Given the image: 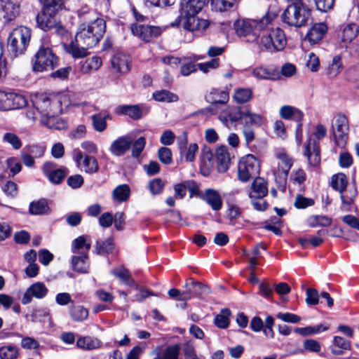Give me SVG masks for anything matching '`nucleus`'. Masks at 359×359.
<instances>
[{
  "mask_svg": "<svg viewBox=\"0 0 359 359\" xmlns=\"http://www.w3.org/2000/svg\"><path fill=\"white\" fill-rule=\"evenodd\" d=\"M106 31L105 21L97 18L90 23L80 25L74 41L66 47V50L74 57H84L88 49L95 46L102 38Z\"/></svg>",
  "mask_w": 359,
  "mask_h": 359,
  "instance_id": "obj_1",
  "label": "nucleus"
},
{
  "mask_svg": "<svg viewBox=\"0 0 359 359\" xmlns=\"http://www.w3.org/2000/svg\"><path fill=\"white\" fill-rule=\"evenodd\" d=\"M273 19L274 16L269 13L260 19H238L233 22V29L240 38L252 36L255 39L257 31L268 28Z\"/></svg>",
  "mask_w": 359,
  "mask_h": 359,
  "instance_id": "obj_2",
  "label": "nucleus"
},
{
  "mask_svg": "<svg viewBox=\"0 0 359 359\" xmlns=\"http://www.w3.org/2000/svg\"><path fill=\"white\" fill-rule=\"evenodd\" d=\"M66 95L48 96L46 94L36 95L32 100V105L41 117H51L62 111V103L65 102Z\"/></svg>",
  "mask_w": 359,
  "mask_h": 359,
  "instance_id": "obj_3",
  "label": "nucleus"
},
{
  "mask_svg": "<svg viewBox=\"0 0 359 359\" xmlns=\"http://www.w3.org/2000/svg\"><path fill=\"white\" fill-rule=\"evenodd\" d=\"M282 14L283 21L290 26H305L311 16V11L303 1H292Z\"/></svg>",
  "mask_w": 359,
  "mask_h": 359,
  "instance_id": "obj_4",
  "label": "nucleus"
},
{
  "mask_svg": "<svg viewBox=\"0 0 359 359\" xmlns=\"http://www.w3.org/2000/svg\"><path fill=\"white\" fill-rule=\"evenodd\" d=\"M59 65V57L48 46L41 45L34 55L32 70L34 72L51 71Z\"/></svg>",
  "mask_w": 359,
  "mask_h": 359,
  "instance_id": "obj_5",
  "label": "nucleus"
},
{
  "mask_svg": "<svg viewBox=\"0 0 359 359\" xmlns=\"http://www.w3.org/2000/svg\"><path fill=\"white\" fill-rule=\"evenodd\" d=\"M286 44L285 34L279 27L271 29L258 41V46L261 50H267L271 53L283 50Z\"/></svg>",
  "mask_w": 359,
  "mask_h": 359,
  "instance_id": "obj_6",
  "label": "nucleus"
},
{
  "mask_svg": "<svg viewBox=\"0 0 359 359\" xmlns=\"http://www.w3.org/2000/svg\"><path fill=\"white\" fill-rule=\"evenodd\" d=\"M30 38V29L24 26L18 27L11 32L8 36V47L14 55H22L27 49Z\"/></svg>",
  "mask_w": 359,
  "mask_h": 359,
  "instance_id": "obj_7",
  "label": "nucleus"
},
{
  "mask_svg": "<svg viewBox=\"0 0 359 359\" xmlns=\"http://www.w3.org/2000/svg\"><path fill=\"white\" fill-rule=\"evenodd\" d=\"M260 165L259 161L252 154L243 156L238 165V178L243 182H248L259 175Z\"/></svg>",
  "mask_w": 359,
  "mask_h": 359,
  "instance_id": "obj_8",
  "label": "nucleus"
},
{
  "mask_svg": "<svg viewBox=\"0 0 359 359\" xmlns=\"http://www.w3.org/2000/svg\"><path fill=\"white\" fill-rule=\"evenodd\" d=\"M332 128L335 144L339 147L344 148L347 142L349 130L346 116L342 114H338L333 119Z\"/></svg>",
  "mask_w": 359,
  "mask_h": 359,
  "instance_id": "obj_9",
  "label": "nucleus"
},
{
  "mask_svg": "<svg viewBox=\"0 0 359 359\" xmlns=\"http://www.w3.org/2000/svg\"><path fill=\"white\" fill-rule=\"evenodd\" d=\"M198 13H185L182 19L183 27L192 32H202L210 25V22L204 18L197 16Z\"/></svg>",
  "mask_w": 359,
  "mask_h": 359,
  "instance_id": "obj_10",
  "label": "nucleus"
},
{
  "mask_svg": "<svg viewBox=\"0 0 359 359\" xmlns=\"http://www.w3.org/2000/svg\"><path fill=\"white\" fill-rule=\"evenodd\" d=\"M114 112L118 115L128 116L133 120H139L149 112V107L145 104H123L115 108Z\"/></svg>",
  "mask_w": 359,
  "mask_h": 359,
  "instance_id": "obj_11",
  "label": "nucleus"
},
{
  "mask_svg": "<svg viewBox=\"0 0 359 359\" xmlns=\"http://www.w3.org/2000/svg\"><path fill=\"white\" fill-rule=\"evenodd\" d=\"M54 163L46 161L41 168L43 175L54 184H60L68 173L66 168H55Z\"/></svg>",
  "mask_w": 359,
  "mask_h": 359,
  "instance_id": "obj_12",
  "label": "nucleus"
},
{
  "mask_svg": "<svg viewBox=\"0 0 359 359\" xmlns=\"http://www.w3.org/2000/svg\"><path fill=\"white\" fill-rule=\"evenodd\" d=\"M74 152V160L79 167L83 168V170L89 174L98 172L99 164L95 157L88 155L83 156L82 151L79 149L75 150Z\"/></svg>",
  "mask_w": 359,
  "mask_h": 359,
  "instance_id": "obj_13",
  "label": "nucleus"
},
{
  "mask_svg": "<svg viewBox=\"0 0 359 359\" xmlns=\"http://www.w3.org/2000/svg\"><path fill=\"white\" fill-rule=\"evenodd\" d=\"M184 287L189 295V300L195 297L203 298L210 293L208 285L194 280L193 278L187 280Z\"/></svg>",
  "mask_w": 359,
  "mask_h": 359,
  "instance_id": "obj_14",
  "label": "nucleus"
},
{
  "mask_svg": "<svg viewBox=\"0 0 359 359\" xmlns=\"http://www.w3.org/2000/svg\"><path fill=\"white\" fill-rule=\"evenodd\" d=\"M131 32L133 35L144 41H149L151 38L156 37L161 33V29L158 27L141 24L132 25Z\"/></svg>",
  "mask_w": 359,
  "mask_h": 359,
  "instance_id": "obj_15",
  "label": "nucleus"
},
{
  "mask_svg": "<svg viewBox=\"0 0 359 359\" xmlns=\"http://www.w3.org/2000/svg\"><path fill=\"white\" fill-rule=\"evenodd\" d=\"M48 292V289L44 283L36 282L31 285L26 290L22 298V304H28L32 302V297L36 299L44 298Z\"/></svg>",
  "mask_w": 359,
  "mask_h": 359,
  "instance_id": "obj_16",
  "label": "nucleus"
},
{
  "mask_svg": "<svg viewBox=\"0 0 359 359\" xmlns=\"http://www.w3.org/2000/svg\"><path fill=\"white\" fill-rule=\"evenodd\" d=\"M133 138L130 135H123L114 140L110 147L109 151L115 156L124 155L131 148Z\"/></svg>",
  "mask_w": 359,
  "mask_h": 359,
  "instance_id": "obj_17",
  "label": "nucleus"
},
{
  "mask_svg": "<svg viewBox=\"0 0 359 359\" xmlns=\"http://www.w3.org/2000/svg\"><path fill=\"white\" fill-rule=\"evenodd\" d=\"M215 156L218 171L219 172H226L231 163V157L226 146L220 145L217 147L215 151Z\"/></svg>",
  "mask_w": 359,
  "mask_h": 359,
  "instance_id": "obj_18",
  "label": "nucleus"
},
{
  "mask_svg": "<svg viewBox=\"0 0 359 359\" xmlns=\"http://www.w3.org/2000/svg\"><path fill=\"white\" fill-rule=\"evenodd\" d=\"M111 65L114 72L119 74H126L130 71L129 56L121 53H116L112 57Z\"/></svg>",
  "mask_w": 359,
  "mask_h": 359,
  "instance_id": "obj_19",
  "label": "nucleus"
},
{
  "mask_svg": "<svg viewBox=\"0 0 359 359\" xmlns=\"http://www.w3.org/2000/svg\"><path fill=\"white\" fill-rule=\"evenodd\" d=\"M359 26L355 23L345 25L341 29L340 44L341 47L347 48L358 36Z\"/></svg>",
  "mask_w": 359,
  "mask_h": 359,
  "instance_id": "obj_20",
  "label": "nucleus"
},
{
  "mask_svg": "<svg viewBox=\"0 0 359 359\" xmlns=\"http://www.w3.org/2000/svg\"><path fill=\"white\" fill-rule=\"evenodd\" d=\"M47 11L48 10L43 9L42 12L36 16L38 26L44 31L52 29V27L57 22L55 18L57 12Z\"/></svg>",
  "mask_w": 359,
  "mask_h": 359,
  "instance_id": "obj_21",
  "label": "nucleus"
},
{
  "mask_svg": "<svg viewBox=\"0 0 359 359\" xmlns=\"http://www.w3.org/2000/svg\"><path fill=\"white\" fill-rule=\"evenodd\" d=\"M304 154L307 156L309 163L311 166L316 167L320 164V147L318 141L310 139L305 148Z\"/></svg>",
  "mask_w": 359,
  "mask_h": 359,
  "instance_id": "obj_22",
  "label": "nucleus"
},
{
  "mask_svg": "<svg viewBox=\"0 0 359 359\" xmlns=\"http://www.w3.org/2000/svg\"><path fill=\"white\" fill-rule=\"evenodd\" d=\"M20 4L11 0L4 1L1 4L3 18L6 22L9 23L20 15Z\"/></svg>",
  "mask_w": 359,
  "mask_h": 359,
  "instance_id": "obj_23",
  "label": "nucleus"
},
{
  "mask_svg": "<svg viewBox=\"0 0 359 359\" xmlns=\"http://www.w3.org/2000/svg\"><path fill=\"white\" fill-rule=\"evenodd\" d=\"M268 188L266 180L262 177H256L251 184V191L248 196L250 198L262 199L267 195Z\"/></svg>",
  "mask_w": 359,
  "mask_h": 359,
  "instance_id": "obj_24",
  "label": "nucleus"
},
{
  "mask_svg": "<svg viewBox=\"0 0 359 359\" xmlns=\"http://www.w3.org/2000/svg\"><path fill=\"white\" fill-rule=\"evenodd\" d=\"M203 200L208 204L212 210L218 211L222 208L223 202L219 192L212 189L205 190Z\"/></svg>",
  "mask_w": 359,
  "mask_h": 359,
  "instance_id": "obj_25",
  "label": "nucleus"
},
{
  "mask_svg": "<svg viewBox=\"0 0 359 359\" xmlns=\"http://www.w3.org/2000/svg\"><path fill=\"white\" fill-rule=\"evenodd\" d=\"M154 359H178L180 347L178 345H171L165 348H156L154 351Z\"/></svg>",
  "mask_w": 359,
  "mask_h": 359,
  "instance_id": "obj_26",
  "label": "nucleus"
},
{
  "mask_svg": "<svg viewBox=\"0 0 359 359\" xmlns=\"http://www.w3.org/2000/svg\"><path fill=\"white\" fill-rule=\"evenodd\" d=\"M111 119V116L107 111H102L98 114L91 116L92 125L97 132H103L107 127V120Z\"/></svg>",
  "mask_w": 359,
  "mask_h": 359,
  "instance_id": "obj_27",
  "label": "nucleus"
},
{
  "mask_svg": "<svg viewBox=\"0 0 359 359\" xmlns=\"http://www.w3.org/2000/svg\"><path fill=\"white\" fill-rule=\"evenodd\" d=\"M327 30V27L325 24H316L309 29L306 37L310 43H316L323 38Z\"/></svg>",
  "mask_w": 359,
  "mask_h": 359,
  "instance_id": "obj_28",
  "label": "nucleus"
},
{
  "mask_svg": "<svg viewBox=\"0 0 359 359\" xmlns=\"http://www.w3.org/2000/svg\"><path fill=\"white\" fill-rule=\"evenodd\" d=\"M72 266L73 270L78 273H87L89 269L88 255H74L72 258Z\"/></svg>",
  "mask_w": 359,
  "mask_h": 359,
  "instance_id": "obj_29",
  "label": "nucleus"
},
{
  "mask_svg": "<svg viewBox=\"0 0 359 359\" xmlns=\"http://www.w3.org/2000/svg\"><path fill=\"white\" fill-rule=\"evenodd\" d=\"M90 246V243L87 242L86 237L81 236L72 241L71 250L75 255H88Z\"/></svg>",
  "mask_w": 359,
  "mask_h": 359,
  "instance_id": "obj_30",
  "label": "nucleus"
},
{
  "mask_svg": "<svg viewBox=\"0 0 359 359\" xmlns=\"http://www.w3.org/2000/svg\"><path fill=\"white\" fill-rule=\"evenodd\" d=\"M280 116L281 118L289 120L292 119L297 122H301L303 119V113L297 108L285 105L280 109Z\"/></svg>",
  "mask_w": 359,
  "mask_h": 359,
  "instance_id": "obj_31",
  "label": "nucleus"
},
{
  "mask_svg": "<svg viewBox=\"0 0 359 359\" xmlns=\"http://www.w3.org/2000/svg\"><path fill=\"white\" fill-rule=\"evenodd\" d=\"M229 99V93L224 90L212 88L206 96V100L212 104H226Z\"/></svg>",
  "mask_w": 359,
  "mask_h": 359,
  "instance_id": "obj_32",
  "label": "nucleus"
},
{
  "mask_svg": "<svg viewBox=\"0 0 359 359\" xmlns=\"http://www.w3.org/2000/svg\"><path fill=\"white\" fill-rule=\"evenodd\" d=\"M101 341L97 339L91 337H81L76 342V346L79 348L84 350H93L100 347Z\"/></svg>",
  "mask_w": 359,
  "mask_h": 359,
  "instance_id": "obj_33",
  "label": "nucleus"
},
{
  "mask_svg": "<svg viewBox=\"0 0 359 359\" xmlns=\"http://www.w3.org/2000/svg\"><path fill=\"white\" fill-rule=\"evenodd\" d=\"M27 104L25 96L15 93H9L8 105L9 110L23 108Z\"/></svg>",
  "mask_w": 359,
  "mask_h": 359,
  "instance_id": "obj_34",
  "label": "nucleus"
},
{
  "mask_svg": "<svg viewBox=\"0 0 359 359\" xmlns=\"http://www.w3.org/2000/svg\"><path fill=\"white\" fill-rule=\"evenodd\" d=\"M329 327L327 326L323 325L322 324L318 325L316 326H308L305 327H296L294 329V332L302 336H311L316 334H318L321 332H325L327 330Z\"/></svg>",
  "mask_w": 359,
  "mask_h": 359,
  "instance_id": "obj_35",
  "label": "nucleus"
},
{
  "mask_svg": "<svg viewBox=\"0 0 359 359\" xmlns=\"http://www.w3.org/2000/svg\"><path fill=\"white\" fill-rule=\"evenodd\" d=\"M252 97V90L250 88H240L235 90L233 99L238 104L249 102Z\"/></svg>",
  "mask_w": 359,
  "mask_h": 359,
  "instance_id": "obj_36",
  "label": "nucleus"
},
{
  "mask_svg": "<svg viewBox=\"0 0 359 359\" xmlns=\"http://www.w3.org/2000/svg\"><path fill=\"white\" fill-rule=\"evenodd\" d=\"M276 70L271 67H257L252 69V74L257 79H271L276 75Z\"/></svg>",
  "mask_w": 359,
  "mask_h": 359,
  "instance_id": "obj_37",
  "label": "nucleus"
},
{
  "mask_svg": "<svg viewBox=\"0 0 359 359\" xmlns=\"http://www.w3.org/2000/svg\"><path fill=\"white\" fill-rule=\"evenodd\" d=\"M333 346L332 353L334 355H341L344 351L351 349V342L343 337L336 336L333 339Z\"/></svg>",
  "mask_w": 359,
  "mask_h": 359,
  "instance_id": "obj_38",
  "label": "nucleus"
},
{
  "mask_svg": "<svg viewBox=\"0 0 359 359\" xmlns=\"http://www.w3.org/2000/svg\"><path fill=\"white\" fill-rule=\"evenodd\" d=\"M152 96L157 102H175L179 100L177 95L167 90L155 91Z\"/></svg>",
  "mask_w": 359,
  "mask_h": 359,
  "instance_id": "obj_39",
  "label": "nucleus"
},
{
  "mask_svg": "<svg viewBox=\"0 0 359 359\" xmlns=\"http://www.w3.org/2000/svg\"><path fill=\"white\" fill-rule=\"evenodd\" d=\"M339 192L340 193V198L342 203L348 205L353 203L355 198L358 195L357 188L355 184L347 189L345 188L344 190L339 191Z\"/></svg>",
  "mask_w": 359,
  "mask_h": 359,
  "instance_id": "obj_40",
  "label": "nucleus"
},
{
  "mask_svg": "<svg viewBox=\"0 0 359 359\" xmlns=\"http://www.w3.org/2000/svg\"><path fill=\"white\" fill-rule=\"evenodd\" d=\"M237 0H211L212 9L216 11H228L235 7Z\"/></svg>",
  "mask_w": 359,
  "mask_h": 359,
  "instance_id": "obj_41",
  "label": "nucleus"
},
{
  "mask_svg": "<svg viewBox=\"0 0 359 359\" xmlns=\"http://www.w3.org/2000/svg\"><path fill=\"white\" fill-rule=\"evenodd\" d=\"M130 194V190L127 184H121L116 187L112 191V196L115 201L120 203L126 201Z\"/></svg>",
  "mask_w": 359,
  "mask_h": 359,
  "instance_id": "obj_42",
  "label": "nucleus"
},
{
  "mask_svg": "<svg viewBox=\"0 0 359 359\" xmlns=\"http://www.w3.org/2000/svg\"><path fill=\"white\" fill-rule=\"evenodd\" d=\"M102 61L100 57H92L88 58L81 66V71L88 74L92 71H97L102 65Z\"/></svg>",
  "mask_w": 359,
  "mask_h": 359,
  "instance_id": "obj_43",
  "label": "nucleus"
},
{
  "mask_svg": "<svg viewBox=\"0 0 359 359\" xmlns=\"http://www.w3.org/2000/svg\"><path fill=\"white\" fill-rule=\"evenodd\" d=\"M49 207L45 199L32 202L29 205V212L32 215H43L48 212Z\"/></svg>",
  "mask_w": 359,
  "mask_h": 359,
  "instance_id": "obj_44",
  "label": "nucleus"
},
{
  "mask_svg": "<svg viewBox=\"0 0 359 359\" xmlns=\"http://www.w3.org/2000/svg\"><path fill=\"white\" fill-rule=\"evenodd\" d=\"M231 315V311L229 309H223L217 314L214 320L215 325L221 329L226 328L229 325V317Z\"/></svg>",
  "mask_w": 359,
  "mask_h": 359,
  "instance_id": "obj_45",
  "label": "nucleus"
},
{
  "mask_svg": "<svg viewBox=\"0 0 359 359\" xmlns=\"http://www.w3.org/2000/svg\"><path fill=\"white\" fill-rule=\"evenodd\" d=\"M111 273L118 278L126 285H132L134 283V280L131 278L128 270L123 266H119L113 269Z\"/></svg>",
  "mask_w": 359,
  "mask_h": 359,
  "instance_id": "obj_46",
  "label": "nucleus"
},
{
  "mask_svg": "<svg viewBox=\"0 0 359 359\" xmlns=\"http://www.w3.org/2000/svg\"><path fill=\"white\" fill-rule=\"evenodd\" d=\"M342 69L341 57L339 55H336L327 68V74L330 78H334L341 72Z\"/></svg>",
  "mask_w": 359,
  "mask_h": 359,
  "instance_id": "obj_47",
  "label": "nucleus"
},
{
  "mask_svg": "<svg viewBox=\"0 0 359 359\" xmlns=\"http://www.w3.org/2000/svg\"><path fill=\"white\" fill-rule=\"evenodd\" d=\"M347 184V177L343 173L334 175L331 178V186L334 190L337 191L344 190L345 188H346Z\"/></svg>",
  "mask_w": 359,
  "mask_h": 359,
  "instance_id": "obj_48",
  "label": "nucleus"
},
{
  "mask_svg": "<svg viewBox=\"0 0 359 359\" xmlns=\"http://www.w3.org/2000/svg\"><path fill=\"white\" fill-rule=\"evenodd\" d=\"M278 158L280 160L279 169L281 170L284 177H286L289 173V171L292 165L293 161L285 153H280L277 155Z\"/></svg>",
  "mask_w": 359,
  "mask_h": 359,
  "instance_id": "obj_49",
  "label": "nucleus"
},
{
  "mask_svg": "<svg viewBox=\"0 0 359 359\" xmlns=\"http://www.w3.org/2000/svg\"><path fill=\"white\" fill-rule=\"evenodd\" d=\"M70 315L74 320L81 322L88 318V311L81 305L73 306L70 309Z\"/></svg>",
  "mask_w": 359,
  "mask_h": 359,
  "instance_id": "obj_50",
  "label": "nucleus"
},
{
  "mask_svg": "<svg viewBox=\"0 0 359 359\" xmlns=\"http://www.w3.org/2000/svg\"><path fill=\"white\" fill-rule=\"evenodd\" d=\"M263 117L262 115L251 112L248 108H245L243 113V121H247L248 125L252 124L257 126H260L263 122Z\"/></svg>",
  "mask_w": 359,
  "mask_h": 359,
  "instance_id": "obj_51",
  "label": "nucleus"
},
{
  "mask_svg": "<svg viewBox=\"0 0 359 359\" xmlns=\"http://www.w3.org/2000/svg\"><path fill=\"white\" fill-rule=\"evenodd\" d=\"M244 109V107H228L225 111L231 122H236L243 120Z\"/></svg>",
  "mask_w": 359,
  "mask_h": 359,
  "instance_id": "obj_52",
  "label": "nucleus"
},
{
  "mask_svg": "<svg viewBox=\"0 0 359 359\" xmlns=\"http://www.w3.org/2000/svg\"><path fill=\"white\" fill-rule=\"evenodd\" d=\"M18 348L12 345L0 348V359H16L18 357Z\"/></svg>",
  "mask_w": 359,
  "mask_h": 359,
  "instance_id": "obj_53",
  "label": "nucleus"
},
{
  "mask_svg": "<svg viewBox=\"0 0 359 359\" xmlns=\"http://www.w3.org/2000/svg\"><path fill=\"white\" fill-rule=\"evenodd\" d=\"M23 149L36 158H41L45 153L46 147L41 144H30L26 145Z\"/></svg>",
  "mask_w": 359,
  "mask_h": 359,
  "instance_id": "obj_54",
  "label": "nucleus"
},
{
  "mask_svg": "<svg viewBox=\"0 0 359 359\" xmlns=\"http://www.w3.org/2000/svg\"><path fill=\"white\" fill-rule=\"evenodd\" d=\"M198 150V147L197 144L192 143L188 147H187L184 149H182V151L180 152L182 157L184 158L187 162H193L195 160L196 154Z\"/></svg>",
  "mask_w": 359,
  "mask_h": 359,
  "instance_id": "obj_55",
  "label": "nucleus"
},
{
  "mask_svg": "<svg viewBox=\"0 0 359 359\" xmlns=\"http://www.w3.org/2000/svg\"><path fill=\"white\" fill-rule=\"evenodd\" d=\"M205 0H188L185 13H198L204 7Z\"/></svg>",
  "mask_w": 359,
  "mask_h": 359,
  "instance_id": "obj_56",
  "label": "nucleus"
},
{
  "mask_svg": "<svg viewBox=\"0 0 359 359\" xmlns=\"http://www.w3.org/2000/svg\"><path fill=\"white\" fill-rule=\"evenodd\" d=\"M3 141L11 144L15 150L20 149L22 142L17 135L13 133H6L2 138Z\"/></svg>",
  "mask_w": 359,
  "mask_h": 359,
  "instance_id": "obj_57",
  "label": "nucleus"
},
{
  "mask_svg": "<svg viewBox=\"0 0 359 359\" xmlns=\"http://www.w3.org/2000/svg\"><path fill=\"white\" fill-rule=\"evenodd\" d=\"M113 239L109 238L106 239L104 241L97 242L96 243V252L99 255H104L108 253L113 249Z\"/></svg>",
  "mask_w": 359,
  "mask_h": 359,
  "instance_id": "obj_58",
  "label": "nucleus"
},
{
  "mask_svg": "<svg viewBox=\"0 0 359 359\" xmlns=\"http://www.w3.org/2000/svg\"><path fill=\"white\" fill-rule=\"evenodd\" d=\"M146 144V140L144 137H139L132 144L131 155L134 158H137L140 156L144 150Z\"/></svg>",
  "mask_w": 359,
  "mask_h": 359,
  "instance_id": "obj_59",
  "label": "nucleus"
},
{
  "mask_svg": "<svg viewBox=\"0 0 359 359\" xmlns=\"http://www.w3.org/2000/svg\"><path fill=\"white\" fill-rule=\"evenodd\" d=\"M43 5V9L51 12H57L64 4L65 0H40Z\"/></svg>",
  "mask_w": 359,
  "mask_h": 359,
  "instance_id": "obj_60",
  "label": "nucleus"
},
{
  "mask_svg": "<svg viewBox=\"0 0 359 359\" xmlns=\"http://www.w3.org/2000/svg\"><path fill=\"white\" fill-rule=\"evenodd\" d=\"M276 318L283 322L294 324L299 323L302 320L300 316L292 313L279 312L276 314Z\"/></svg>",
  "mask_w": 359,
  "mask_h": 359,
  "instance_id": "obj_61",
  "label": "nucleus"
},
{
  "mask_svg": "<svg viewBox=\"0 0 359 359\" xmlns=\"http://www.w3.org/2000/svg\"><path fill=\"white\" fill-rule=\"evenodd\" d=\"M314 204V201L312 198H306L302 195H297L295 198L294 203V206L298 209H304Z\"/></svg>",
  "mask_w": 359,
  "mask_h": 359,
  "instance_id": "obj_62",
  "label": "nucleus"
},
{
  "mask_svg": "<svg viewBox=\"0 0 359 359\" xmlns=\"http://www.w3.org/2000/svg\"><path fill=\"white\" fill-rule=\"evenodd\" d=\"M306 302L309 306L316 305L319 302V295L318 291L314 288H308L306 292Z\"/></svg>",
  "mask_w": 359,
  "mask_h": 359,
  "instance_id": "obj_63",
  "label": "nucleus"
},
{
  "mask_svg": "<svg viewBox=\"0 0 359 359\" xmlns=\"http://www.w3.org/2000/svg\"><path fill=\"white\" fill-rule=\"evenodd\" d=\"M158 156L164 164L168 165L172 163V151L168 147H161L158 151Z\"/></svg>",
  "mask_w": 359,
  "mask_h": 359,
  "instance_id": "obj_64",
  "label": "nucleus"
}]
</instances>
